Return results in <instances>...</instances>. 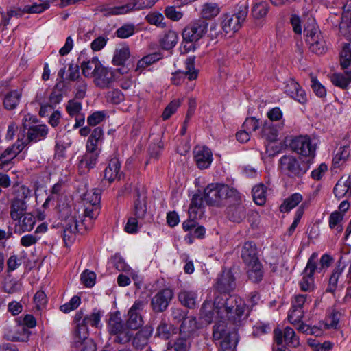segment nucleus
<instances>
[{"instance_id": "44", "label": "nucleus", "mask_w": 351, "mask_h": 351, "mask_svg": "<svg viewBox=\"0 0 351 351\" xmlns=\"http://www.w3.org/2000/svg\"><path fill=\"white\" fill-rule=\"evenodd\" d=\"M268 11L269 5L265 1L257 0L252 8V14L256 19L265 17Z\"/></svg>"}, {"instance_id": "61", "label": "nucleus", "mask_w": 351, "mask_h": 351, "mask_svg": "<svg viewBox=\"0 0 351 351\" xmlns=\"http://www.w3.org/2000/svg\"><path fill=\"white\" fill-rule=\"evenodd\" d=\"M81 300L77 295H74L68 303L60 306L61 311L67 313L71 311L76 309L80 304Z\"/></svg>"}, {"instance_id": "46", "label": "nucleus", "mask_w": 351, "mask_h": 351, "mask_svg": "<svg viewBox=\"0 0 351 351\" xmlns=\"http://www.w3.org/2000/svg\"><path fill=\"white\" fill-rule=\"evenodd\" d=\"M220 7L216 3H206L202 5L201 16L205 19H211L220 12Z\"/></svg>"}, {"instance_id": "32", "label": "nucleus", "mask_w": 351, "mask_h": 351, "mask_svg": "<svg viewBox=\"0 0 351 351\" xmlns=\"http://www.w3.org/2000/svg\"><path fill=\"white\" fill-rule=\"evenodd\" d=\"M198 329L196 318L192 316L187 317L182 322L180 326V335L191 337Z\"/></svg>"}, {"instance_id": "14", "label": "nucleus", "mask_w": 351, "mask_h": 351, "mask_svg": "<svg viewBox=\"0 0 351 351\" xmlns=\"http://www.w3.org/2000/svg\"><path fill=\"white\" fill-rule=\"evenodd\" d=\"M19 326L16 330L15 335L12 337V341H27L29 339L30 331L29 328L36 326V322L32 315H26L23 318L17 319Z\"/></svg>"}, {"instance_id": "59", "label": "nucleus", "mask_w": 351, "mask_h": 351, "mask_svg": "<svg viewBox=\"0 0 351 351\" xmlns=\"http://www.w3.org/2000/svg\"><path fill=\"white\" fill-rule=\"evenodd\" d=\"M96 274L93 271L85 270L81 274L82 283L87 287H92L95 283Z\"/></svg>"}, {"instance_id": "35", "label": "nucleus", "mask_w": 351, "mask_h": 351, "mask_svg": "<svg viewBox=\"0 0 351 351\" xmlns=\"http://www.w3.org/2000/svg\"><path fill=\"white\" fill-rule=\"evenodd\" d=\"M246 269L250 280L258 282L262 280L263 271L261 263L259 261L250 264H246Z\"/></svg>"}, {"instance_id": "34", "label": "nucleus", "mask_w": 351, "mask_h": 351, "mask_svg": "<svg viewBox=\"0 0 351 351\" xmlns=\"http://www.w3.org/2000/svg\"><path fill=\"white\" fill-rule=\"evenodd\" d=\"M48 128L45 125H35L29 126L27 131V138L29 141L37 142L45 138Z\"/></svg>"}, {"instance_id": "60", "label": "nucleus", "mask_w": 351, "mask_h": 351, "mask_svg": "<svg viewBox=\"0 0 351 351\" xmlns=\"http://www.w3.org/2000/svg\"><path fill=\"white\" fill-rule=\"evenodd\" d=\"M138 219L135 217H130L124 227V230L128 234H136L139 230Z\"/></svg>"}, {"instance_id": "48", "label": "nucleus", "mask_w": 351, "mask_h": 351, "mask_svg": "<svg viewBox=\"0 0 351 351\" xmlns=\"http://www.w3.org/2000/svg\"><path fill=\"white\" fill-rule=\"evenodd\" d=\"M175 328L166 321L162 319L156 328V335L163 339H168L173 334Z\"/></svg>"}, {"instance_id": "1", "label": "nucleus", "mask_w": 351, "mask_h": 351, "mask_svg": "<svg viewBox=\"0 0 351 351\" xmlns=\"http://www.w3.org/2000/svg\"><path fill=\"white\" fill-rule=\"evenodd\" d=\"M215 305L217 308L222 309V315L226 313L228 319L234 324L240 323L249 315L245 302L239 296L221 294L216 296Z\"/></svg>"}, {"instance_id": "51", "label": "nucleus", "mask_w": 351, "mask_h": 351, "mask_svg": "<svg viewBox=\"0 0 351 351\" xmlns=\"http://www.w3.org/2000/svg\"><path fill=\"white\" fill-rule=\"evenodd\" d=\"M254 202L258 205H263L266 201V187L263 184L255 186L252 189Z\"/></svg>"}, {"instance_id": "41", "label": "nucleus", "mask_w": 351, "mask_h": 351, "mask_svg": "<svg viewBox=\"0 0 351 351\" xmlns=\"http://www.w3.org/2000/svg\"><path fill=\"white\" fill-rule=\"evenodd\" d=\"M130 56V48L127 45H122L115 50L112 62L115 65H122Z\"/></svg>"}, {"instance_id": "10", "label": "nucleus", "mask_w": 351, "mask_h": 351, "mask_svg": "<svg viewBox=\"0 0 351 351\" xmlns=\"http://www.w3.org/2000/svg\"><path fill=\"white\" fill-rule=\"evenodd\" d=\"M146 305L147 302L136 300L128 310L126 325L130 331L137 330L143 326L142 311Z\"/></svg>"}, {"instance_id": "22", "label": "nucleus", "mask_w": 351, "mask_h": 351, "mask_svg": "<svg viewBox=\"0 0 351 351\" xmlns=\"http://www.w3.org/2000/svg\"><path fill=\"white\" fill-rule=\"evenodd\" d=\"M101 315L99 311L94 309L90 314L84 315L82 311L76 313L74 316V321H80L82 324L97 328L100 323Z\"/></svg>"}, {"instance_id": "55", "label": "nucleus", "mask_w": 351, "mask_h": 351, "mask_svg": "<svg viewBox=\"0 0 351 351\" xmlns=\"http://www.w3.org/2000/svg\"><path fill=\"white\" fill-rule=\"evenodd\" d=\"M39 3H35L31 5V8H29V11L31 14H39L42 13L45 10H47L50 7V4L56 2L57 0H38Z\"/></svg>"}, {"instance_id": "21", "label": "nucleus", "mask_w": 351, "mask_h": 351, "mask_svg": "<svg viewBox=\"0 0 351 351\" xmlns=\"http://www.w3.org/2000/svg\"><path fill=\"white\" fill-rule=\"evenodd\" d=\"M235 287L234 278L230 271H223L217 278L215 287L221 294L232 291Z\"/></svg>"}, {"instance_id": "17", "label": "nucleus", "mask_w": 351, "mask_h": 351, "mask_svg": "<svg viewBox=\"0 0 351 351\" xmlns=\"http://www.w3.org/2000/svg\"><path fill=\"white\" fill-rule=\"evenodd\" d=\"M173 298V292L171 289H163L159 291L151 300V306L153 311L160 313L165 311Z\"/></svg>"}, {"instance_id": "40", "label": "nucleus", "mask_w": 351, "mask_h": 351, "mask_svg": "<svg viewBox=\"0 0 351 351\" xmlns=\"http://www.w3.org/2000/svg\"><path fill=\"white\" fill-rule=\"evenodd\" d=\"M278 132L276 125L271 122H265L261 130V138L269 141H276L278 138Z\"/></svg>"}, {"instance_id": "62", "label": "nucleus", "mask_w": 351, "mask_h": 351, "mask_svg": "<svg viewBox=\"0 0 351 351\" xmlns=\"http://www.w3.org/2000/svg\"><path fill=\"white\" fill-rule=\"evenodd\" d=\"M309 302L311 300L307 294H298L293 298L291 307L303 310L304 306Z\"/></svg>"}, {"instance_id": "29", "label": "nucleus", "mask_w": 351, "mask_h": 351, "mask_svg": "<svg viewBox=\"0 0 351 351\" xmlns=\"http://www.w3.org/2000/svg\"><path fill=\"white\" fill-rule=\"evenodd\" d=\"M102 66L97 58H93L88 61H84L81 64V69L85 77H94Z\"/></svg>"}, {"instance_id": "58", "label": "nucleus", "mask_w": 351, "mask_h": 351, "mask_svg": "<svg viewBox=\"0 0 351 351\" xmlns=\"http://www.w3.org/2000/svg\"><path fill=\"white\" fill-rule=\"evenodd\" d=\"M135 26L132 24H125L119 27L116 31L117 37L121 38H127L132 36L134 33Z\"/></svg>"}, {"instance_id": "16", "label": "nucleus", "mask_w": 351, "mask_h": 351, "mask_svg": "<svg viewBox=\"0 0 351 351\" xmlns=\"http://www.w3.org/2000/svg\"><path fill=\"white\" fill-rule=\"evenodd\" d=\"M185 71H177L172 74L171 82L175 85L182 84L185 77L189 80H194L197 77V71L195 69V58L190 57L185 61Z\"/></svg>"}, {"instance_id": "28", "label": "nucleus", "mask_w": 351, "mask_h": 351, "mask_svg": "<svg viewBox=\"0 0 351 351\" xmlns=\"http://www.w3.org/2000/svg\"><path fill=\"white\" fill-rule=\"evenodd\" d=\"M147 213L146 195L136 191L134 201L133 214L138 219H143Z\"/></svg>"}, {"instance_id": "6", "label": "nucleus", "mask_w": 351, "mask_h": 351, "mask_svg": "<svg viewBox=\"0 0 351 351\" xmlns=\"http://www.w3.org/2000/svg\"><path fill=\"white\" fill-rule=\"evenodd\" d=\"M82 219L83 218L75 208L65 219L62 237L66 245L68 246L74 241L77 232L88 230L84 228V225H82Z\"/></svg>"}, {"instance_id": "43", "label": "nucleus", "mask_w": 351, "mask_h": 351, "mask_svg": "<svg viewBox=\"0 0 351 351\" xmlns=\"http://www.w3.org/2000/svg\"><path fill=\"white\" fill-rule=\"evenodd\" d=\"M74 322L76 324L75 329L73 332L75 344L88 340V328L87 326L84 324H82L80 321Z\"/></svg>"}, {"instance_id": "54", "label": "nucleus", "mask_w": 351, "mask_h": 351, "mask_svg": "<svg viewBox=\"0 0 351 351\" xmlns=\"http://www.w3.org/2000/svg\"><path fill=\"white\" fill-rule=\"evenodd\" d=\"M346 74V76H344L343 74L340 73L334 74L331 77L332 84L341 88H346L351 82V74Z\"/></svg>"}, {"instance_id": "24", "label": "nucleus", "mask_w": 351, "mask_h": 351, "mask_svg": "<svg viewBox=\"0 0 351 351\" xmlns=\"http://www.w3.org/2000/svg\"><path fill=\"white\" fill-rule=\"evenodd\" d=\"M216 314L221 319L223 317L222 315V309H220L219 312V309L217 308L215 305V302L213 303L210 301L204 302L201 308L200 317L204 319L206 322L210 324L216 317Z\"/></svg>"}, {"instance_id": "20", "label": "nucleus", "mask_w": 351, "mask_h": 351, "mask_svg": "<svg viewBox=\"0 0 351 351\" xmlns=\"http://www.w3.org/2000/svg\"><path fill=\"white\" fill-rule=\"evenodd\" d=\"M193 154L196 165L200 169L208 168L213 162L212 152L206 146H196Z\"/></svg>"}, {"instance_id": "63", "label": "nucleus", "mask_w": 351, "mask_h": 351, "mask_svg": "<svg viewBox=\"0 0 351 351\" xmlns=\"http://www.w3.org/2000/svg\"><path fill=\"white\" fill-rule=\"evenodd\" d=\"M145 19L147 22L152 25L162 27L165 26V23L162 22L164 16L162 14L158 12L149 13L146 16Z\"/></svg>"}, {"instance_id": "45", "label": "nucleus", "mask_w": 351, "mask_h": 351, "mask_svg": "<svg viewBox=\"0 0 351 351\" xmlns=\"http://www.w3.org/2000/svg\"><path fill=\"white\" fill-rule=\"evenodd\" d=\"M234 202L235 203H239ZM228 215L230 220L234 222L241 221L245 216V209L243 206L240 204L230 206L228 211Z\"/></svg>"}, {"instance_id": "8", "label": "nucleus", "mask_w": 351, "mask_h": 351, "mask_svg": "<svg viewBox=\"0 0 351 351\" xmlns=\"http://www.w3.org/2000/svg\"><path fill=\"white\" fill-rule=\"evenodd\" d=\"M312 22H314L313 20ZM304 34L306 42L313 53L321 55L326 52V42L318 27L314 23L304 28Z\"/></svg>"}, {"instance_id": "38", "label": "nucleus", "mask_w": 351, "mask_h": 351, "mask_svg": "<svg viewBox=\"0 0 351 351\" xmlns=\"http://www.w3.org/2000/svg\"><path fill=\"white\" fill-rule=\"evenodd\" d=\"M340 64L346 73L351 74V45L346 44L340 52Z\"/></svg>"}, {"instance_id": "9", "label": "nucleus", "mask_w": 351, "mask_h": 351, "mask_svg": "<svg viewBox=\"0 0 351 351\" xmlns=\"http://www.w3.org/2000/svg\"><path fill=\"white\" fill-rule=\"evenodd\" d=\"M108 330L111 335H115L114 341L120 343H125L131 339L132 332L127 325L123 323L118 313L110 315L108 321Z\"/></svg>"}, {"instance_id": "15", "label": "nucleus", "mask_w": 351, "mask_h": 351, "mask_svg": "<svg viewBox=\"0 0 351 351\" xmlns=\"http://www.w3.org/2000/svg\"><path fill=\"white\" fill-rule=\"evenodd\" d=\"M208 23L204 21L198 20L186 27L182 32L185 41L194 42L199 40L207 32Z\"/></svg>"}, {"instance_id": "47", "label": "nucleus", "mask_w": 351, "mask_h": 351, "mask_svg": "<svg viewBox=\"0 0 351 351\" xmlns=\"http://www.w3.org/2000/svg\"><path fill=\"white\" fill-rule=\"evenodd\" d=\"M302 200V195L295 193L284 200V202L280 206V210L281 212H289L298 205Z\"/></svg>"}, {"instance_id": "7", "label": "nucleus", "mask_w": 351, "mask_h": 351, "mask_svg": "<svg viewBox=\"0 0 351 351\" xmlns=\"http://www.w3.org/2000/svg\"><path fill=\"white\" fill-rule=\"evenodd\" d=\"M247 13V5L245 3L239 5L235 14L224 15L221 23L222 29L226 34H234L241 27Z\"/></svg>"}, {"instance_id": "11", "label": "nucleus", "mask_w": 351, "mask_h": 351, "mask_svg": "<svg viewBox=\"0 0 351 351\" xmlns=\"http://www.w3.org/2000/svg\"><path fill=\"white\" fill-rule=\"evenodd\" d=\"M317 253L314 252L308 260L304 270V276L300 282V289L303 291H311L314 289V273L317 268Z\"/></svg>"}, {"instance_id": "56", "label": "nucleus", "mask_w": 351, "mask_h": 351, "mask_svg": "<svg viewBox=\"0 0 351 351\" xmlns=\"http://www.w3.org/2000/svg\"><path fill=\"white\" fill-rule=\"evenodd\" d=\"M190 338L180 335L174 343L173 348L175 351H188L191 347Z\"/></svg>"}, {"instance_id": "42", "label": "nucleus", "mask_w": 351, "mask_h": 351, "mask_svg": "<svg viewBox=\"0 0 351 351\" xmlns=\"http://www.w3.org/2000/svg\"><path fill=\"white\" fill-rule=\"evenodd\" d=\"M178 40V35L175 31H168L160 39L162 49L169 50L173 48Z\"/></svg>"}, {"instance_id": "13", "label": "nucleus", "mask_w": 351, "mask_h": 351, "mask_svg": "<svg viewBox=\"0 0 351 351\" xmlns=\"http://www.w3.org/2000/svg\"><path fill=\"white\" fill-rule=\"evenodd\" d=\"M158 0H132V1L121 6L108 9V14L112 15L126 14L132 10H139L152 8Z\"/></svg>"}, {"instance_id": "18", "label": "nucleus", "mask_w": 351, "mask_h": 351, "mask_svg": "<svg viewBox=\"0 0 351 351\" xmlns=\"http://www.w3.org/2000/svg\"><path fill=\"white\" fill-rule=\"evenodd\" d=\"M274 338L278 345H281L283 342L293 348L300 345L299 339L291 327H286L284 332L280 329L274 330Z\"/></svg>"}, {"instance_id": "25", "label": "nucleus", "mask_w": 351, "mask_h": 351, "mask_svg": "<svg viewBox=\"0 0 351 351\" xmlns=\"http://www.w3.org/2000/svg\"><path fill=\"white\" fill-rule=\"evenodd\" d=\"M120 162L117 158H112L104 170V178L110 183L116 180H120L121 173L120 171Z\"/></svg>"}, {"instance_id": "49", "label": "nucleus", "mask_w": 351, "mask_h": 351, "mask_svg": "<svg viewBox=\"0 0 351 351\" xmlns=\"http://www.w3.org/2000/svg\"><path fill=\"white\" fill-rule=\"evenodd\" d=\"M21 93L19 90H12L8 93L3 100V105L8 110L14 109L19 104Z\"/></svg>"}, {"instance_id": "52", "label": "nucleus", "mask_w": 351, "mask_h": 351, "mask_svg": "<svg viewBox=\"0 0 351 351\" xmlns=\"http://www.w3.org/2000/svg\"><path fill=\"white\" fill-rule=\"evenodd\" d=\"M160 58V55L156 53L144 56L143 58L138 61L136 71H141L152 63L159 60Z\"/></svg>"}, {"instance_id": "36", "label": "nucleus", "mask_w": 351, "mask_h": 351, "mask_svg": "<svg viewBox=\"0 0 351 351\" xmlns=\"http://www.w3.org/2000/svg\"><path fill=\"white\" fill-rule=\"evenodd\" d=\"M29 8H31V5H25L23 8L15 7L10 8L9 10H8L6 13L1 12L2 23L5 26L9 24L10 19L12 16L21 17L25 13H31V12L29 11Z\"/></svg>"}, {"instance_id": "4", "label": "nucleus", "mask_w": 351, "mask_h": 351, "mask_svg": "<svg viewBox=\"0 0 351 351\" xmlns=\"http://www.w3.org/2000/svg\"><path fill=\"white\" fill-rule=\"evenodd\" d=\"M309 162H300L294 156L284 155L278 163L280 171L289 178H300L309 169Z\"/></svg>"}, {"instance_id": "31", "label": "nucleus", "mask_w": 351, "mask_h": 351, "mask_svg": "<svg viewBox=\"0 0 351 351\" xmlns=\"http://www.w3.org/2000/svg\"><path fill=\"white\" fill-rule=\"evenodd\" d=\"M346 266V263L343 261V257H341L329 279V284L326 289L328 292H333L335 290L338 280L342 275Z\"/></svg>"}, {"instance_id": "39", "label": "nucleus", "mask_w": 351, "mask_h": 351, "mask_svg": "<svg viewBox=\"0 0 351 351\" xmlns=\"http://www.w3.org/2000/svg\"><path fill=\"white\" fill-rule=\"evenodd\" d=\"M35 223V217L30 213H27L21 219L18 220L16 228L20 232H30L33 229Z\"/></svg>"}, {"instance_id": "57", "label": "nucleus", "mask_w": 351, "mask_h": 351, "mask_svg": "<svg viewBox=\"0 0 351 351\" xmlns=\"http://www.w3.org/2000/svg\"><path fill=\"white\" fill-rule=\"evenodd\" d=\"M19 154L12 146L8 147L1 155L0 160H1V168L4 165L8 164L13 160Z\"/></svg>"}, {"instance_id": "12", "label": "nucleus", "mask_w": 351, "mask_h": 351, "mask_svg": "<svg viewBox=\"0 0 351 351\" xmlns=\"http://www.w3.org/2000/svg\"><path fill=\"white\" fill-rule=\"evenodd\" d=\"M293 151L297 154L313 158L315 153V146L307 136H300L293 138L290 144Z\"/></svg>"}, {"instance_id": "19", "label": "nucleus", "mask_w": 351, "mask_h": 351, "mask_svg": "<svg viewBox=\"0 0 351 351\" xmlns=\"http://www.w3.org/2000/svg\"><path fill=\"white\" fill-rule=\"evenodd\" d=\"M115 79V73L111 69L102 66L94 77V83L100 88H108Z\"/></svg>"}, {"instance_id": "53", "label": "nucleus", "mask_w": 351, "mask_h": 351, "mask_svg": "<svg viewBox=\"0 0 351 351\" xmlns=\"http://www.w3.org/2000/svg\"><path fill=\"white\" fill-rule=\"evenodd\" d=\"M350 149L347 146L341 147L336 152L333 158V163L336 167L341 166L348 158Z\"/></svg>"}, {"instance_id": "3", "label": "nucleus", "mask_w": 351, "mask_h": 351, "mask_svg": "<svg viewBox=\"0 0 351 351\" xmlns=\"http://www.w3.org/2000/svg\"><path fill=\"white\" fill-rule=\"evenodd\" d=\"M101 190L92 189L86 191L84 195L82 203L84 206L83 213L80 214L82 225H84L85 229H90L93 221L97 219L100 213Z\"/></svg>"}, {"instance_id": "37", "label": "nucleus", "mask_w": 351, "mask_h": 351, "mask_svg": "<svg viewBox=\"0 0 351 351\" xmlns=\"http://www.w3.org/2000/svg\"><path fill=\"white\" fill-rule=\"evenodd\" d=\"M342 20L339 24V29L341 32L346 34L350 32V27L349 25L350 20L351 19V0H347L342 7Z\"/></svg>"}, {"instance_id": "5", "label": "nucleus", "mask_w": 351, "mask_h": 351, "mask_svg": "<svg viewBox=\"0 0 351 351\" xmlns=\"http://www.w3.org/2000/svg\"><path fill=\"white\" fill-rule=\"evenodd\" d=\"M213 339L219 340V351H234L237 343V334L228 330L227 324L220 321L213 327Z\"/></svg>"}, {"instance_id": "23", "label": "nucleus", "mask_w": 351, "mask_h": 351, "mask_svg": "<svg viewBox=\"0 0 351 351\" xmlns=\"http://www.w3.org/2000/svg\"><path fill=\"white\" fill-rule=\"evenodd\" d=\"M285 92L300 104H304L307 101V96L305 91L293 80H290L287 82L285 86Z\"/></svg>"}, {"instance_id": "30", "label": "nucleus", "mask_w": 351, "mask_h": 351, "mask_svg": "<svg viewBox=\"0 0 351 351\" xmlns=\"http://www.w3.org/2000/svg\"><path fill=\"white\" fill-rule=\"evenodd\" d=\"M27 205L26 202L19 198L14 199L10 205V217L14 220H19L26 214Z\"/></svg>"}, {"instance_id": "2", "label": "nucleus", "mask_w": 351, "mask_h": 351, "mask_svg": "<svg viewBox=\"0 0 351 351\" xmlns=\"http://www.w3.org/2000/svg\"><path fill=\"white\" fill-rule=\"evenodd\" d=\"M204 198L206 202L212 206H220L226 201L241 200L239 193L227 184L211 183L204 189Z\"/></svg>"}, {"instance_id": "33", "label": "nucleus", "mask_w": 351, "mask_h": 351, "mask_svg": "<svg viewBox=\"0 0 351 351\" xmlns=\"http://www.w3.org/2000/svg\"><path fill=\"white\" fill-rule=\"evenodd\" d=\"M178 300L184 306L193 308L197 304V294L191 290L182 289L178 294Z\"/></svg>"}, {"instance_id": "64", "label": "nucleus", "mask_w": 351, "mask_h": 351, "mask_svg": "<svg viewBox=\"0 0 351 351\" xmlns=\"http://www.w3.org/2000/svg\"><path fill=\"white\" fill-rule=\"evenodd\" d=\"M308 343L314 351H330L332 348V344L330 341L319 343L313 339L309 340Z\"/></svg>"}, {"instance_id": "26", "label": "nucleus", "mask_w": 351, "mask_h": 351, "mask_svg": "<svg viewBox=\"0 0 351 351\" xmlns=\"http://www.w3.org/2000/svg\"><path fill=\"white\" fill-rule=\"evenodd\" d=\"M334 194L339 199L343 197L351 196V177H342L335 184Z\"/></svg>"}, {"instance_id": "27", "label": "nucleus", "mask_w": 351, "mask_h": 351, "mask_svg": "<svg viewBox=\"0 0 351 351\" xmlns=\"http://www.w3.org/2000/svg\"><path fill=\"white\" fill-rule=\"evenodd\" d=\"M241 256L245 265L259 261L256 245L252 242H245L242 247Z\"/></svg>"}, {"instance_id": "50", "label": "nucleus", "mask_w": 351, "mask_h": 351, "mask_svg": "<svg viewBox=\"0 0 351 351\" xmlns=\"http://www.w3.org/2000/svg\"><path fill=\"white\" fill-rule=\"evenodd\" d=\"M99 152H87L80 161V168H86L88 170L93 168L96 165Z\"/></svg>"}]
</instances>
